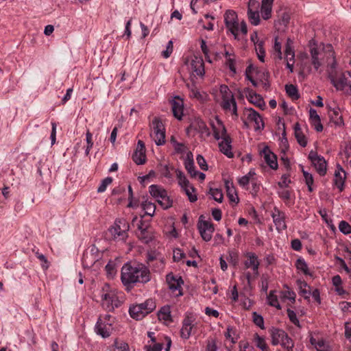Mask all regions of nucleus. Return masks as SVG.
<instances>
[{"mask_svg": "<svg viewBox=\"0 0 351 351\" xmlns=\"http://www.w3.org/2000/svg\"><path fill=\"white\" fill-rule=\"evenodd\" d=\"M196 160L197 164L202 170L206 171L208 169V165L206 164V160L202 155H197Z\"/></svg>", "mask_w": 351, "mask_h": 351, "instance_id": "nucleus-59", "label": "nucleus"}, {"mask_svg": "<svg viewBox=\"0 0 351 351\" xmlns=\"http://www.w3.org/2000/svg\"><path fill=\"white\" fill-rule=\"evenodd\" d=\"M223 140L219 143V147L220 151L226 156L231 158H233L234 154L232 152V138L227 133L226 127H223Z\"/></svg>", "mask_w": 351, "mask_h": 351, "instance_id": "nucleus-9", "label": "nucleus"}, {"mask_svg": "<svg viewBox=\"0 0 351 351\" xmlns=\"http://www.w3.org/2000/svg\"><path fill=\"white\" fill-rule=\"evenodd\" d=\"M270 334L271 337V343L274 346L281 343L282 339L287 337V332L285 330L274 327L271 328Z\"/></svg>", "mask_w": 351, "mask_h": 351, "instance_id": "nucleus-18", "label": "nucleus"}, {"mask_svg": "<svg viewBox=\"0 0 351 351\" xmlns=\"http://www.w3.org/2000/svg\"><path fill=\"white\" fill-rule=\"evenodd\" d=\"M285 90H286L287 95L292 100H297L300 97V95L298 93V89L297 86L293 84L285 85Z\"/></svg>", "mask_w": 351, "mask_h": 351, "instance_id": "nucleus-31", "label": "nucleus"}, {"mask_svg": "<svg viewBox=\"0 0 351 351\" xmlns=\"http://www.w3.org/2000/svg\"><path fill=\"white\" fill-rule=\"evenodd\" d=\"M248 260L245 262V266L246 268L252 267L256 274H258V266L260 265L257 256L252 252L247 254Z\"/></svg>", "mask_w": 351, "mask_h": 351, "instance_id": "nucleus-19", "label": "nucleus"}, {"mask_svg": "<svg viewBox=\"0 0 351 351\" xmlns=\"http://www.w3.org/2000/svg\"><path fill=\"white\" fill-rule=\"evenodd\" d=\"M138 237L145 243H148L152 240V232L148 228L141 230L138 234Z\"/></svg>", "mask_w": 351, "mask_h": 351, "instance_id": "nucleus-36", "label": "nucleus"}, {"mask_svg": "<svg viewBox=\"0 0 351 351\" xmlns=\"http://www.w3.org/2000/svg\"><path fill=\"white\" fill-rule=\"evenodd\" d=\"M278 194V196L284 201L286 205H290L289 202L291 197V191L287 189H282L279 191Z\"/></svg>", "mask_w": 351, "mask_h": 351, "instance_id": "nucleus-40", "label": "nucleus"}, {"mask_svg": "<svg viewBox=\"0 0 351 351\" xmlns=\"http://www.w3.org/2000/svg\"><path fill=\"white\" fill-rule=\"evenodd\" d=\"M203 215L199 218L197 228L202 239L205 241H209L212 239V235L215 231L214 225L208 221L202 220Z\"/></svg>", "mask_w": 351, "mask_h": 351, "instance_id": "nucleus-8", "label": "nucleus"}, {"mask_svg": "<svg viewBox=\"0 0 351 351\" xmlns=\"http://www.w3.org/2000/svg\"><path fill=\"white\" fill-rule=\"evenodd\" d=\"M244 93L246 95L247 100L254 106L260 108H263L265 106L263 97L260 95L256 94L252 89L245 88L244 89Z\"/></svg>", "mask_w": 351, "mask_h": 351, "instance_id": "nucleus-14", "label": "nucleus"}, {"mask_svg": "<svg viewBox=\"0 0 351 351\" xmlns=\"http://www.w3.org/2000/svg\"><path fill=\"white\" fill-rule=\"evenodd\" d=\"M138 305L142 306V311L145 315L152 313L156 307V302L153 299H148L143 303L138 304Z\"/></svg>", "mask_w": 351, "mask_h": 351, "instance_id": "nucleus-30", "label": "nucleus"}, {"mask_svg": "<svg viewBox=\"0 0 351 351\" xmlns=\"http://www.w3.org/2000/svg\"><path fill=\"white\" fill-rule=\"evenodd\" d=\"M132 160L136 165H143L145 162V153L135 151L132 155Z\"/></svg>", "mask_w": 351, "mask_h": 351, "instance_id": "nucleus-37", "label": "nucleus"}, {"mask_svg": "<svg viewBox=\"0 0 351 351\" xmlns=\"http://www.w3.org/2000/svg\"><path fill=\"white\" fill-rule=\"evenodd\" d=\"M294 133L295 137L300 145L303 147H306L307 145V140L306 136L302 133L300 125L298 123H296L294 125Z\"/></svg>", "mask_w": 351, "mask_h": 351, "instance_id": "nucleus-25", "label": "nucleus"}, {"mask_svg": "<svg viewBox=\"0 0 351 351\" xmlns=\"http://www.w3.org/2000/svg\"><path fill=\"white\" fill-rule=\"evenodd\" d=\"M184 257H185V254L180 249L177 248L173 251V258L174 261L178 262Z\"/></svg>", "mask_w": 351, "mask_h": 351, "instance_id": "nucleus-61", "label": "nucleus"}, {"mask_svg": "<svg viewBox=\"0 0 351 351\" xmlns=\"http://www.w3.org/2000/svg\"><path fill=\"white\" fill-rule=\"evenodd\" d=\"M271 8L272 7L261 6V12L264 20H267L271 18Z\"/></svg>", "mask_w": 351, "mask_h": 351, "instance_id": "nucleus-55", "label": "nucleus"}, {"mask_svg": "<svg viewBox=\"0 0 351 351\" xmlns=\"http://www.w3.org/2000/svg\"><path fill=\"white\" fill-rule=\"evenodd\" d=\"M217 123L219 126V128H217L216 126H215L213 124L212 125L213 130V136L214 138L216 140L222 139L223 140V127H225V125L223 124V123L217 119Z\"/></svg>", "mask_w": 351, "mask_h": 351, "instance_id": "nucleus-33", "label": "nucleus"}, {"mask_svg": "<svg viewBox=\"0 0 351 351\" xmlns=\"http://www.w3.org/2000/svg\"><path fill=\"white\" fill-rule=\"evenodd\" d=\"M209 193L212 195L213 198L219 203L222 202L223 195L220 189H210Z\"/></svg>", "mask_w": 351, "mask_h": 351, "instance_id": "nucleus-41", "label": "nucleus"}, {"mask_svg": "<svg viewBox=\"0 0 351 351\" xmlns=\"http://www.w3.org/2000/svg\"><path fill=\"white\" fill-rule=\"evenodd\" d=\"M346 179V172L343 168L338 165L337 170L335 172L334 184L339 189L340 191L343 190L344 182Z\"/></svg>", "mask_w": 351, "mask_h": 351, "instance_id": "nucleus-16", "label": "nucleus"}, {"mask_svg": "<svg viewBox=\"0 0 351 351\" xmlns=\"http://www.w3.org/2000/svg\"><path fill=\"white\" fill-rule=\"evenodd\" d=\"M112 182V178L111 177H107L105 179H104L101 181V184L99 185V186L97 189V192L98 193L104 192L106 191L108 185L111 184Z\"/></svg>", "mask_w": 351, "mask_h": 351, "instance_id": "nucleus-51", "label": "nucleus"}, {"mask_svg": "<svg viewBox=\"0 0 351 351\" xmlns=\"http://www.w3.org/2000/svg\"><path fill=\"white\" fill-rule=\"evenodd\" d=\"M344 334L346 339H350L351 338V322H347L345 323Z\"/></svg>", "mask_w": 351, "mask_h": 351, "instance_id": "nucleus-64", "label": "nucleus"}, {"mask_svg": "<svg viewBox=\"0 0 351 351\" xmlns=\"http://www.w3.org/2000/svg\"><path fill=\"white\" fill-rule=\"evenodd\" d=\"M86 142H87V147L86 149V154L88 155L89 154L90 149L92 148L93 145V143L92 141V134L87 131L86 134Z\"/></svg>", "mask_w": 351, "mask_h": 351, "instance_id": "nucleus-62", "label": "nucleus"}, {"mask_svg": "<svg viewBox=\"0 0 351 351\" xmlns=\"http://www.w3.org/2000/svg\"><path fill=\"white\" fill-rule=\"evenodd\" d=\"M99 259V250L95 245H92L83 254L82 260L83 267L90 268Z\"/></svg>", "mask_w": 351, "mask_h": 351, "instance_id": "nucleus-6", "label": "nucleus"}, {"mask_svg": "<svg viewBox=\"0 0 351 351\" xmlns=\"http://www.w3.org/2000/svg\"><path fill=\"white\" fill-rule=\"evenodd\" d=\"M114 295L111 293H104L101 295L102 299V306L108 311H112L114 310Z\"/></svg>", "mask_w": 351, "mask_h": 351, "instance_id": "nucleus-24", "label": "nucleus"}, {"mask_svg": "<svg viewBox=\"0 0 351 351\" xmlns=\"http://www.w3.org/2000/svg\"><path fill=\"white\" fill-rule=\"evenodd\" d=\"M252 318L254 323L261 329H264V319L263 316L258 314L256 312L252 313Z\"/></svg>", "mask_w": 351, "mask_h": 351, "instance_id": "nucleus-49", "label": "nucleus"}, {"mask_svg": "<svg viewBox=\"0 0 351 351\" xmlns=\"http://www.w3.org/2000/svg\"><path fill=\"white\" fill-rule=\"evenodd\" d=\"M166 280L169 285V289H171L172 291L178 290L179 293L178 295H182L181 286L184 283V281L180 276L177 277L171 273L167 275Z\"/></svg>", "mask_w": 351, "mask_h": 351, "instance_id": "nucleus-11", "label": "nucleus"}, {"mask_svg": "<svg viewBox=\"0 0 351 351\" xmlns=\"http://www.w3.org/2000/svg\"><path fill=\"white\" fill-rule=\"evenodd\" d=\"M339 230L344 234L351 233V226L346 221H341L339 224Z\"/></svg>", "mask_w": 351, "mask_h": 351, "instance_id": "nucleus-50", "label": "nucleus"}, {"mask_svg": "<svg viewBox=\"0 0 351 351\" xmlns=\"http://www.w3.org/2000/svg\"><path fill=\"white\" fill-rule=\"evenodd\" d=\"M129 229L130 225L125 219H117L114 225L108 229V233L114 240L125 241Z\"/></svg>", "mask_w": 351, "mask_h": 351, "instance_id": "nucleus-2", "label": "nucleus"}, {"mask_svg": "<svg viewBox=\"0 0 351 351\" xmlns=\"http://www.w3.org/2000/svg\"><path fill=\"white\" fill-rule=\"evenodd\" d=\"M172 111L173 116L178 119L180 120L183 115V102L180 101H173L172 102Z\"/></svg>", "mask_w": 351, "mask_h": 351, "instance_id": "nucleus-28", "label": "nucleus"}, {"mask_svg": "<svg viewBox=\"0 0 351 351\" xmlns=\"http://www.w3.org/2000/svg\"><path fill=\"white\" fill-rule=\"evenodd\" d=\"M184 165L191 178H195L197 176L198 171L195 169L194 162H184Z\"/></svg>", "mask_w": 351, "mask_h": 351, "instance_id": "nucleus-43", "label": "nucleus"}, {"mask_svg": "<svg viewBox=\"0 0 351 351\" xmlns=\"http://www.w3.org/2000/svg\"><path fill=\"white\" fill-rule=\"evenodd\" d=\"M317 172L320 176H324L327 171V162L323 156H320L312 162Z\"/></svg>", "mask_w": 351, "mask_h": 351, "instance_id": "nucleus-21", "label": "nucleus"}, {"mask_svg": "<svg viewBox=\"0 0 351 351\" xmlns=\"http://www.w3.org/2000/svg\"><path fill=\"white\" fill-rule=\"evenodd\" d=\"M272 218L274 223L276 226V229L278 230H285L287 228L285 223V213L280 211L279 209L275 208L274 210L272 213Z\"/></svg>", "mask_w": 351, "mask_h": 351, "instance_id": "nucleus-15", "label": "nucleus"}, {"mask_svg": "<svg viewBox=\"0 0 351 351\" xmlns=\"http://www.w3.org/2000/svg\"><path fill=\"white\" fill-rule=\"evenodd\" d=\"M223 17L226 27L235 39H238L239 22L237 12L232 10H228L225 12Z\"/></svg>", "mask_w": 351, "mask_h": 351, "instance_id": "nucleus-4", "label": "nucleus"}, {"mask_svg": "<svg viewBox=\"0 0 351 351\" xmlns=\"http://www.w3.org/2000/svg\"><path fill=\"white\" fill-rule=\"evenodd\" d=\"M280 343L281 346L287 350V351H293L294 343L291 338H290L287 334V337L282 339Z\"/></svg>", "mask_w": 351, "mask_h": 351, "instance_id": "nucleus-42", "label": "nucleus"}, {"mask_svg": "<svg viewBox=\"0 0 351 351\" xmlns=\"http://www.w3.org/2000/svg\"><path fill=\"white\" fill-rule=\"evenodd\" d=\"M245 111L247 112V120L254 123V130L256 131L263 130L264 128V123L259 113L252 108H245Z\"/></svg>", "mask_w": 351, "mask_h": 351, "instance_id": "nucleus-10", "label": "nucleus"}, {"mask_svg": "<svg viewBox=\"0 0 351 351\" xmlns=\"http://www.w3.org/2000/svg\"><path fill=\"white\" fill-rule=\"evenodd\" d=\"M256 51L258 58L259 59V60H261L262 62H263L265 61L264 58H265V49L263 47V41H260L257 44V46L256 47Z\"/></svg>", "mask_w": 351, "mask_h": 351, "instance_id": "nucleus-46", "label": "nucleus"}, {"mask_svg": "<svg viewBox=\"0 0 351 351\" xmlns=\"http://www.w3.org/2000/svg\"><path fill=\"white\" fill-rule=\"evenodd\" d=\"M328 113L330 121L336 125L341 126L343 125V118L340 114V109L339 108L330 110Z\"/></svg>", "mask_w": 351, "mask_h": 351, "instance_id": "nucleus-26", "label": "nucleus"}, {"mask_svg": "<svg viewBox=\"0 0 351 351\" xmlns=\"http://www.w3.org/2000/svg\"><path fill=\"white\" fill-rule=\"evenodd\" d=\"M159 319L165 321H172L171 311L168 306H162L158 313Z\"/></svg>", "mask_w": 351, "mask_h": 351, "instance_id": "nucleus-34", "label": "nucleus"}, {"mask_svg": "<svg viewBox=\"0 0 351 351\" xmlns=\"http://www.w3.org/2000/svg\"><path fill=\"white\" fill-rule=\"evenodd\" d=\"M109 328H107L106 325L102 322L101 318H99L95 325V332L97 335H101L104 338L108 337L110 335L109 332Z\"/></svg>", "mask_w": 351, "mask_h": 351, "instance_id": "nucleus-23", "label": "nucleus"}, {"mask_svg": "<svg viewBox=\"0 0 351 351\" xmlns=\"http://www.w3.org/2000/svg\"><path fill=\"white\" fill-rule=\"evenodd\" d=\"M143 208L145 210V214L149 216H153L155 213L156 206L151 202H145L143 204Z\"/></svg>", "mask_w": 351, "mask_h": 351, "instance_id": "nucleus-48", "label": "nucleus"}, {"mask_svg": "<svg viewBox=\"0 0 351 351\" xmlns=\"http://www.w3.org/2000/svg\"><path fill=\"white\" fill-rule=\"evenodd\" d=\"M191 128L197 130L202 134H206L207 136L210 135L209 129L204 121L200 119H195L190 125Z\"/></svg>", "mask_w": 351, "mask_h": 351, "instance_id": "nucleus-22", "label": "nucleus"}, {"mask_svg": "<svg viewBox=\"0 0 351 351\" xmlns=\"http://www.w3.org/2000/svg\"><path fill=\"white\" fill-rule=\"evenodd\" d=\"M115 348L114 351H129V346L127 343L124 341H121L119 343L118 341L114 342Z\"/></svg>", "mask_w": 351, "mask_h": 351, "instance_id": "nucleus-54", "label": "nucleus"}, {"mask_svg": "<svg viewBox=\"0 0 351 351\" xmlns=\"http://www.w3.org/2000/svg\"><path fill=\"white\" fill-rule=\"evenodd\" d=\"M287 312L291 322L298 327H300V322L296 316V313L289 308L287 309Z\"/></svg>", "mask_w": 351, "mask_h": 351, "instance_id": "nucleus-52", "label": "nucleus"}, {"mask_svg": "<svg viewBox=\"0 0 351 351\" xmlns=\"http://www.w3.org/2000/svg\"><path fill=\"white\" fill-rule=\"evenodd\" d=\"M227 195L231 202H238L239 198L236 194V191L234 188L232 186V182H230L229 181H226L225 182Z\"/></svg>", "mask_w": 351, "mask_h": 351, "instance_id": "nucleus-32", "label": "nucleus"}, {"mask_svg": "<svg viewBox=\"0 0 351 351\" xmlns=\"http://www.w3.org/2000/svg\"><path fill=\"white\" fill-rule=\"evenodd\" d=\"M176 173L178 179V184L181 187L190 186L192 191H195V187L190 184L189 181L187 180L182 171L180 169H176Z\"/></svg>", "mask_w": 351, "mask_h": 351, "instance_id": "nucleus-29", "label": "nucleus"}, {"mask_svg": "<svg viewBox=\"0 0 351 351\" xmlns=\"http://www.w3.org/2000/svg\"><path fill=\"white\" fill-rule=\"evenodd\" d=\"M220 93L222 95V99H232L234 98L232 93L229 89L228 86L223 84L220 86Z\"/></svg>", "mask_w": 351, "mask_h": 351, "instance_id": "nucleus-47", "label": "nucleus"}, {"mask_svg": "<svg viewBox=\"0 0 351 351\" xmlns=\"http://www.w3.org/2000/svg\"><path fill=\"white\" fill-rule=\"evenodd\" d=\"M295 267L298 270L302 271L305 275H311L308 271V265L303 258H299L296 261Z\"/></svg>", "mask_w": 351, "mask_h": 351, "instance_id": "nucleus-39", "label": "nucleus"}, {"mask_svg": "<svg viewBox=\"0 0 351 351\" xmlns=\"http://www.w3.org/2000/svg\"><path fill=\"white\" fill-rule=\"evenodd\" d=\"M191 66L193 72L195 73L197 75H204V63L202 58L195 56L194 59H193L191 61Z\"/></svg>", "mask_w": 351, "mask_h": 351, "instance_id": "nucleus-17", "label": "nucleus"}, {"mask_svg": "<svg viewBox=\"0 0 351 351\" xmlns=\"http://www.w3.org/2000/svg\"><path fill=\"white\" fill-rule=\"evenodd\" d=\"M289 176L287 174H284L281 177V181L278 183L279 187L283 189L288 187L289 184L291 182V180L289 178Z\"/></svg>", "mask_w": 351, "mask_h": 351, "instance_id": "nucleus-56", "label": "nucleus"}, {"mask_svg": "<svg viewBox=\"0 0 351 351\" xmlns=\"http://www.w3.org/2000/svg\"><path fill=\"white\" fill-rule=\"evenodd\" d=\"M121 279L126 289L130 290L135 283L148 282L151 280V274L149 268L143 264L127 263L121 268Z\"/></svg>", "mask_w": 351, "mask_h": 351, "instance_id": "nucleus-1", "label": "nucleus"}, {"mask_svg": "<svg viewBox=\"0 0 351 351\" xmlns=\"http://www.w3.org/2000/svg\"><path fill=\"white\" fill-rule=\"evenodd\" d=\"M275 291H271L267 295L268 304L277 309H281L277 296L274 294Z\"/></svg>", "mask_w": 351, "mask_h": 351, "instance_id": "nucleus-38", "label": "nucleus"}, {"mask_svg": "<svg viewBox=\"0 0 351 351\" xmlns=\"http://www.w3.org/2000/svg\"><path fill=\"white\" fill-rule=\"evenodd\" d=\"M285 58L287 60L293 61L295 58V51L293 48L289 47L285 48Z\"/></svg>", "mask_w": 351, "mask_h": 351, "instance_id": "nucleus-58", "label": "nucleus"}, {"mask_svg": "<svg viewBox=\"0 0 351 351\" xmlns=\"http://www.w3.org/2000/svg\"><path fill=\"white\" fill-rule=\"evenodd\" d=\"M256 2L254 0H250L248 3L247 16L250 22L254 25H258L260 23V16L258 11H253L250 8L255 5Z\"/></svg>", "mask_w": 351, "mask_h": 351, "instance_id": "nucleus-20", "label": "nucleus"}, {"mask_svg": "<svg viewBox=\"0 0 351 351\" xmlns=\"http://www.w3.org/2000/svg\"><path fill=\"white\" fill-rule=\"evenodd\" d=\"M228 261L232 263L234 265H236L238 263L239 257L238 254L234 252H230L229 256L227 258Z\"/></svg>", "mask_w": 351, "mask_h": 351, "instance_id": "nucleus-63", "label": "nucleus"}, {"mask_svg": "<svg viewBox=\"0 0 351 351\" xmlns=\"http://www.w3.org/2000/svg\"><path fill=\"white\" fill-rule=\"evenodd\" d=\"M324 49L326 50L329 53V55L332 56L334 58V51L331 45H327L326 47H323L322 50H319L315 45H314L313 47H311L310 53L311 56V63L315 70H317L322 65L320 56L322 55V51Z\"/></svg>", "mask_w": 351, "mask_h": 351, "instance_id": "nucleus-7", "label": "nucleus"}, {"mask_svg": "<svg viewBox=\"0 0 351 351\" xmlns=\"http://www.w3.org/2000/svg\"><path fill=\"white\" fill-rule=\"evenodd\" d=\"M142 309V306L138 304L133 305L130 308L129 313L133 319L140 320L145 316Z\"/></svg>", "mask_w": 351, "mask_h": 351, "instance_id": "nucleus-27", "label": "nucleus"}, {"mask_svg": "<svg viewBox=\"0 0 351 351\" xmlns=\"http://www.w3.org/2000/svg\"><path fill=\"white\" fill-rule=\"evenodd\" d=\"M182 188L185 191V193H186V195L188 196L189 199L191 202H195L197 201V195L195 194H193V193L195 192V191H192L190 186H184Z\"/></svg>", "mask_w": 351, "mask_h": 351, "instance_id": "nucleus-53", "label": "nucleus"}, {"mask_svg": "<svg viewBox=\"0 0 351 351\" xmlns=\"http://www.w3.org/2000/svg\"><path fill=\"white\" fill-rule=\"evenodd\" d=\"M173 52V42L172 40H169L167 45L166 50L162 52V55L164 58H167L170 56V55Z\"/></svg>", "mask_w": 351, "mask_h": 351, "instance_id": "nucleus-60", "label": "nucleus"}, {"mask_svg": "<svg viewBox=\"0 0 351 351\" xmlns=\"http://www.w3.org/2000/svg\"><path fill=\"white\" fill-rule=\"evenodd\" d=\"M201 49H202V51L203 52V53L204 54L205 56V58H206V60L208 62H212L210 58V56L208 55V48L206 45V43L204 40L202 39L201 40Z\"/></svg>", "mask_w": 351, "mask_h": 351, "instance_id": "nucleus-57", "label": "nucleus"}, {"mask_svg": "<svg viewBox=\"0 0 351 351\" xmlns=\"http://www.w3.org/2000/svg\"><path fill=\"white\" fill-rule=\"evenodd\" d=\"M256 346L260 348L262 351H269V348L264 339V338L260 337L258 334H256Z\"/></svg>", "mask_w": 351, "mask_h": 351, "instance_id": "nucleus-44", "label": "nucleus"}, {"mask_svg": "<svg viewBox=\"0 0 351 351\" xmlns=\"http://www.w3.org/2000/svg\"><path fill=\"white\" fill-rule=\"evenodd\" d=\"M153 138L157 145H162L165 143V129L161 120L155 117L152 121Z\"/></svg>", "mask_w": 351, "mask_h": 351, "instance_id": "nucleus-5", "label": "nucleus"}, {"mask_svg": "<svg viewBox=\"0 0 351 351\" xmlns=\"http://www.w3.org/2000/svg\"><path fill=\"white\" fill-rule=\"evenodd\" d=\"M193 322L194 319L189 315H187L184 319L180 330V337L182 339H188L190 337L192 329L194 326Z\"/></svg>", "mask_w": 351, "mask_h": 351, "instance_id": "nucleus-12", "label": "nucleus"}, {"mask_svg": "<svg viewBox=\"0 0 351 351\" xmlns=\"http://www.w3.org/2000/svg\"><path fill=\"white\" fill-rule=\"evenodd\" d=\"M32 251L34 252L36 256L42 263V264H41L42 268L44 269H48V267H49V262H48L47 258L45 257V256L43 255V254L40 253L38 250H35L34 249V250H32Z\"/></svg>", "mask_w": 351, "mask_h": 351, "instance_id": "nucleus-45", "label": "nucleus"}, {"mask_svg": "<svg viewBox=\"0 0 351 351\" xmlns=\"http://www.w3.org/2000/svg\"><path fill=\"white\" fill-rule=\"evenodd\" d=\"M298 285L300 287V293L304 295V299L309 300L311 291H308L306 287H309L308 284L305 281L298 280Z\"/></svg>", "mask_w": 351, "mask_h": 351, "instance_id": "nucleus-35", "label": "nucleus"}, {"mask_svg": "<svg viewBox=\"0 0 351 351\" xmlns=\"http://www.w3.org/2000/svg\"><path fill=\"white\" fill-rule=\"evenodd\" d=\"M261 156H263L265 161L272 169H278L277 156L269 149L267 146H265L261 151Z\"/></svg>", "mask_w": 351, "mask_h": 351, "instance_id": "nucleus-13", "label": "nucleus"}, {"mask_svg": "<svg viewBox=\"0 0 351 351\" xmlns=\"http://www.w3.org/2000/svg\"><path fill=\"white\" fill-rule=\"evenodd\" d=\"M149 193L156 199L158 203L164 208L167 209L172 206V200L167 195V191L162 186L152 184L149 188Z\"/></svg>", "mask_w": 351, "mask_h": 351, "instance_id": "nucleus-3", "label": "nucleus"}]
</instances>
